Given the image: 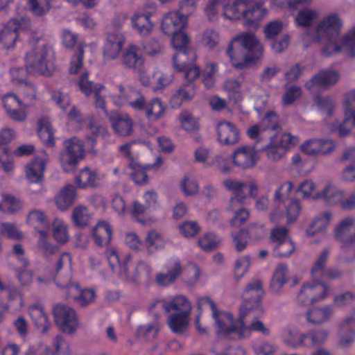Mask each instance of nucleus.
<instances>
[{
	"mask_svg": "<svg viewBox=\"0 0 355 355\" xmlns=\"http://www.w3.org/2000/svg\"><path fill=\"white\" fill-rule=\"evenodd\" d=\"M320 199H324L329 204L342 202V207L349 209L355 206V193L346 201L343 202V191L337 189L330 182H324L320 189Z\"/></svg>",
	"mask_w": 355,
	"mask_h": 355,
	"instance_id": "nucleus-15",
	"label": "nucleus"
},
{
	"mask_svg": "<svg viewBox=\"0 0 355 355\" xmlns=\"http://www.w3.org/2000/svg\"><path fill=\"white\" fill-rule=\"evenodd\" d=\"M98 176L94 171L89 168H85L80 171L76 182L80 188L85 189L89 187H96L98 185Z\"/></svg>",
	"mask_w": 355,
	"mask_h": 355,
	"instance_id": "nucleus-47",
	"label": "nucleus"
},
{
	"mask_svg": "<svg viewBox=\"0 0 355 355\" xmlns=\"http://www.w3.org/2000/svg\"><path fill=\"white\" fill-rule=\"evenodd\" d=\"M27 224L33 227L38 233L37 248L44 256L54 254L57 247L48 241L49 233L41 230L49 226V221L44 211L40 209L31 210L26 217Z\"/></svg>",
	"mask_w": 355,
	"mask_h": 355,
	"instance_id": "nucleus-9",
	"label": "nucleus"
},
{
	"mask_svg": "<svg viewBox=\"0 0 355 355\" xmlns=\"http://www.w3.org/2000/svg\"><path fill=\"white\" fill-rule=\"evenodd\" d=\"M171 35H173L171 39L172 46L178 51L173 57V66L176 71L180 72L184 67L185 59L189 56H191V60L196 59V53L193 49L187 48L190 40L183 30Z\"/></svg>",
	"mask_w": 355,
	"mask_h": 355,
	"instance_id": "nucleus-11",
	"label": "nucleus"
},
{
	"mask_svg": "<svg viewBox=\"0 0 355 355\" xmlns=\"http://www.w3.org/2000/svg\"><path fill=\"white\" fill-rule=\"evenodd\" d=\"M22 206V202L19 199L10 194H1V211L14 214L21 209Z\"/></svg>",
	"mask_w": 355,
	"mask_h": 355,
	"instance_id": "nucleus-50",
	"label": "nucleus"
},
{
	"mask_svg": "<svg viewBox=\"0 0 355 355\" xmlns=\"http://www.w3.org/2000/svg\"><path fill=\"white\" fill-rule=\"evenodd\" d=\"M146 209L145 205L137 200L132 202L130 207V214L132 218L144 225H150L157 222V219L152 217H144Z\"/></svg>",
	"mask_w": 355,
	"mask_h": 355,
	"instance_id": "nucleus-43",
	"label": "nucleus"
},
{
	"mask_svg": "<svg viewBox=\"0 0 355 355\" xmlns=\"http://www.w3.org/2000/svg\"><path fill=\"white\" fill-rule=\"evenodd\" d=\"M227 210L233 213V217L230 221L232 227L238 228L245 223L250 217V213L245 208L242 207V205H236V208L230 209L229 203Z\"/></svg>",
	"mask_w": 355,
	"mask_h": 355,
	"instance_id": "nucleus-53",
	"label": "nucleus"
},
{
	"mask_svg": "<svg viewBox=\"0 0 355 355\" xmlns=\"http://www.w3.org/2000/svg\"><path fill=\"white\" fill-rule=\"evenodd\" d=\"M49 155L42 152L35 156L24 166V174L26 180L31 183H40L43 181Z\"/></svg>",
	"mask_w": 355,
	"mask_h": 355,
	"instance_id": "nucleus-14",
	"label": "nucleus"
},
{
	"mask_svg": "<svg viewBox=\"0 0 355 355\" xmlns=\"http://www.w3.org/2000/svg\"><path fill=\"white\" fill-rule=\"evenodd\" d=\"M223 187L233 196L230 198V209L236 208V205H243L247 198L244 193L245 183L234 178H226L222 182Z\"/></svg>",
	"mask_w": 355,
	"mask_h": 355,
	"instance_id": "nucleus-21",
	"label": "nucleus"
},
{
	"mask_svg": "<svg viewBox=\"0 0 355 355\" xmlns=\"http://www.w3.org/2000/svg\"><path fill=\"white\" fill-rule=\"evenodd\" d=\"M19 91L24 96V101L15 94L8 93L2 98V103L8 116L15 121H24L28 116L26 108L34 105L36 98L35 86L28 82L19 86Z\"/></svg>",
	"mask_w": 355,
	"mask_h": 355,
	"instance_id": "nucleus-5",
	"label": "nucleus"
},
{
	"mask_svg": "<svg viewBox=\"0 0 355 355\" xmlns=\"http://www.w3.org/2000/svg\"><path fill=\"white\" fill-rule=\"evenodd\" d=\"M28 9L37 16H42L50 9L49 0H25Z\"/></svg>",
	"mask_w": 355,
	"mask_h": 355,
	"instance_id": "nucleus-62",
	"label": "nucleus"
},
{
	"mask_svg": "<svg viewBox=\"0 0 355 355\" xmlns=\"http://www.w3.org/2000/svg\"><path fill=\"white\" fill-rule=\"evenodd\" d=\"M187 24V17L178 11L166 13L161 21V29L164 34L170 35L183 30Z\"/></svg>",
	"mask_w": 355,
	"mask_h": 355,
	"instance_id": "nucleus-19",
	"label": "nucleus"
},
{
	"mask_svg": "<svg viewBox=\"0 0 355 355\" xmlns=\"http://www.w3.org/2000/svg\"><path fill=\"white\" fill-rule=\"evenodd\" d=\"M26 70L13 67L10 73L12 81L19 86L26 83V73L35 76H51L57 70L55 56L52 47L44 41H40L24 57Z\"/></svg>",
	"mask_w": 355,
	"mask_h": 355,
	"instance_id": "nucleus-2",
	"label": "nucleus"
},
{
	"mask_svg": "<svg viewBox=\"0 0 355 355\" xmlns=\"http://www.w3.org/2000/svg\"><path fill=\"white\" fill-rule=\"evenodd\" d=\"M151 17V12L137 10L131 17L132 28L142 37L150 35L155 26V24L150 19Z\"/></svg>",
	"mask_w": 355,
	"mask_h": 355,
	"instance_id": "nucleus-24",
	"label": "nucleus"
},
{
	"mask_svg": "<svg viewBox=\"0 0 355 355\" xmlns=\"http://www.w3.org/2000/svg\"><path fill=\"white\" fill-rule=\"evenodd\" d=\"M343 22L337 14L324 17L313 30L305 35L311 42L326 40L322 54L327 57L346 52L355 57V26L343 36L339 37Z\"/></svg>",
	"mask_w": 355,
	"mask_h": 355,
	"instance_id": "nucleus-1",
	"label": "nucleus"
},
{
	"mask_svg": "<svg viewBox=\"0 0 355 355\" xmlns=\"http://www.w3.org/2000/svg\"><path fill=\"white\" fill-rule=\"evenodd\" d=\"M278 116L273 112L268 113L257 125H252L248 129L247 135L252 139H261L268 132L278 130Z\"/></svg>",
	"mask_w": 355,
	"mask_h": 355,
	"instance_id": "nucleus-16",
	"label": "nucleus"
},
{
	"mask_svg": "<svg viewBox=\"0 0 355 355\" xmlns=\"http://www.w3.org/2000/svg\"><path fill=\"white\" fill-rule=\"evenodd\" d=\"M0 233L2 236L12 240L19 241L24 239V234L15 223H1Z\"/></svg>",
	"mask_w": 355,
	"mask_h": 355,
	"instance_id": "nucleus-57",
	"label": "nucleus"
},
{
	"mask_svg": "<svg viewBox=\"0 0 355 355\" xmlns=\"http://www.w3.org/2000/svg\"><path fill=\"white\" fill-rule=\"evenodd\" d=\"M165 241L163 236L155 230H150L145 238V246L148 254H153L164 248Z\"/></svg>",
	"mask_w": 355,
	"mask_h": 355,
	"instance_id": "nucleus-46",
	"label": "nucleus"
},
{
	"mask_svg": "<svg viewBox=\"0 0 355 355\" xmlns=\"http://www.w3.org/2000/svg\"><path fill=\"white\" fill-rule=\"evenodd\" d=\"M263 313L259 297L253 302L245 301L239 309V338L250 335L252 331H259L264 335L269 334L268 329L259 320L254 318Z\"/></svg>",
	"mask_w": 355,
	"mask_h": 355,
	"instance_id": "nucleus-6",
	"label": "nucleus"
},
{
	"mask_svg": "<svg viewBox=\"0 0 355 355\" xmlns=\"http://www.w3.org/2000/svg\"><path fill=\"white\" fill-rule=\"evenodd\" d=\"M38 135L43 144L46 146H54L53 130L48 117H42L38 121Z\"/></svg>",
	"mask_w": 355,
	"mask_h": 355,
	"instance_id": "nucleus-42",
	"label": "nucleus"
},
{
	"mask_svg": "<svg viewBox=\"0 0 355 355\" xmlns=\"http://www.w3.org/2000/svg\"><path fill=\"white\" fill-rule=\"evenodd\" d=\"M121 61L125 67L136 70H140L144 63L139 47L135 44L128 46L122 55Z\"/></svg>",
	"mask_w": 355,
	"mask_h": 355,
	"instance_id": "nucleus-33",
	"label": "nucleus"
},
{
	"mask_svg": "<svg viewBox=\"0 0 355 355\" xmlns=\"http://www.w3.org/2000/svg\"><path fill=\"white\" fill-rule=\"evenodd\" d=\"M190 314L188 312L171 314L167 320L170 329L176 334L186 332L189 325Z\"/></svg>",
	"mask_w": 355,
	"mask_h": 355,
	"instance_id": "nucleus-36",
	"label": "nucleus"
},
{
	"mask_svg": "<svg viewBox=\"0 0 355 355\" xmlns=\"http://www.w3.org/2000/svg\"><path fill=\"white\" fill-rule=\"evenodd\" d=\"M223 89L230 100L235 103L243 100L244 94L243 78H227L223 83Z\"/></svg>",
	"mask_w": 355,
	"mask_h": 355,
	"instance_id": "nucleus-32",
	"label": "nucleus"
},
{
	"mask_svg": "<svg viewBox=\"0 0 355 355\" xmlns=\"http://www.w3.org/2000/svg\"><path fill=\"white\" fill-rule=\"evenodd\" d=\"M263 52L262 44L250 33H243L234 37L227 49V55L231 64L234 68L239 69L259 59Z\"/></svg>",
	"mask_w": 355,
	"mask_h": 355,
	"instance_id": "nucleus-3",
	"label": "nucleus"
},
{
	"mask_svg": "<svg viewBox=\"0 0 355 355\" xmlns=\"http://www.w3.org/2000/svg\"><path fill=\"white\" fill-rule=\"evenodd\" d=\"M181 128L187 132H193L198 129V121L191 113L182 111L178 118Z\"/></svg>",
	"mask_w": 355,
	"mask_h": 355,
	"instance_id": "nucleus-60",
	"label": "nucleus"
},
{
	"mask_svg": "<svg viewBox=\"0 0 355 355\" xmlns=\"http://www.w3.org/2000/svg\"><path fill=\"white\" fill-rule=\"evenodd\" d=\"M319 13L315 9L305 8L300 10L295 17V24L298 26H311L318 18Z\"/></svg>",
	"mask_w": 355,
	"mask_h": 355,
	"instance_id": "nucleus-49",
	"label": "nucleus"
},
{
	"mask_svg": "<svg viewBox=\"0 0 355 355\" xmlns=\"http://www.w3.org/2000/svg\"><path fill=\"white\" fill-rule=\"evenodd\" d=\"M56 284L62 288L67 299L76 302L81 291L77 283L69 280L67 283L57 282Z\"/></svg>",
	"mask_w": 355,
	"mask_h": 355,
	"instance_id": "nucleus-63",
	"label": "nucleus"
},
{
	"mask_svg": "<svg viewBox=\"0 0 355 355\" xmlns=\"http://www.w3.org/2000/svg\"><path fill=\"white\" fill-rule=\"evenodd\" d=\"M112 127L119 136L128 137L133 129V121L125 113H113L110 116Z\"/></svg>",
	"mask_w": 355,
	"mask_h": 355,
	"instance_id": "nucleus-29",
	"label": "nucleus"
},
{
	"mask_svg": "<svg viewBox=\"0 0 355 355\" xmlns=\"http://www.w3.org/2000/svg\"><path fill=\"white\" fill-rule=\"evenodd\" d=\"M125 43L124 36L119 33L107 35L103 48V55L107 60H114L119 55Z\"/></svg>",
	"mask_w": 355,
	"mask_h": 355,
	"instance_id": "nucleus-28",
	"label": "nucleus"
},
{
	"mask_svg": "<svg viewBox=\"0 0 355 355\" xmlns=\"http://www.w3.org/2000/svg\"><path fill=\"white\" fill-rule=\"evenodd\" d=\"M251 3H244L243 0H227L222 3V15L225 19L234 21L243 17L242 7H247Z\"/></svg>",
	"mask_w": 355,
	"mask_h": 355,
	"instance_id": "nucleus-30",
	"label": "nucleus"
},
{
	"mask_svg": "<svg viewBox=\"0 0 355 355\" xmlns=\"http://www.w3.org/2000/svg\"><path fill=\"white\" fill-rule=\"evenodd\" d=\"M118 93H114L112 95V98L114 104L118 105H122L129 101V105L133 109L137 110H141L144 109L146 107L145 98L139 94L138 97L135 100H131L133 94L137 92L132 89L130 87H124L119 85L117 87Z\"/></svg>",
	"mask_w": 355,
	"mask_h": 355,
	"instance_id": "nucleus-18",
	"label": "nucleus"
},
{
	"mask_svg": "<svg viewBox=\"0 0 355 355\" xmlns=\"http://www.w3.org/2000/svg\"><path fill=\"white\" fill-rule=\"evenodd\" d=\"M180 234L187 239L194 238L201 230L199 224L194 220H184L178 225Z\"/></svg>",
	"mask_w": 355,
	"mask_h": 355,
	"instance_id": "nucleus-58",
	"label": "nucleus"
},
{
	"mask_svg": "<svg viewBox=\"0 0 355 355\" xmlns=\"http://www.w3.org/2000/svg\"><path fill=\"white\" fill-rule=\"evenodd\" d=\"M335 237L342 249L351 247L355 241V218L347 217L341 220L335 230Z\"/></svg>",
	"mask_w": 355,
	"mask_h": 355,
	"instance_id": "nucleus-17",
	"label": "nucleus"
},
{
	"mask_svg": "<svg viewBox=\"0 0 355 355\" xmlns=\"http://www.w3.org/2000/svg\"><path fill=\"white\" fill-rule=\"evenodd\" d=\"M354 126H355V110L343 117V123H336L334 130H337L339 135L345 136L349 134Z\"/></svg>",
	"mask_w": 355,
	"mask_h": 355,
	"instance_id": "nucleus-59",
	"label": "nucleus"
},
{
	"mask_svg": "<svg viewBox=\"0 0 355 355\" xmlns=\"http://www.w3.org/2000/svg\"><path fill=\"white\" fill-rule=\"evenodd\" d=\"M329 331L325 329L312 331L308 334L302 336L292 335L290 336V347H298L300 345L317 346L322 344L327 338Z\"/></svg>",
	"mask_w": 355,
	"mask_h": 355,
	"instance_id": "nucleus-26",
	"label": "nucleus"
},
{
	"mask_svg": "<svg viewBox=\"0 0 355 355\" xmlns=\"http://www.w3.org/2000/svg\"><path fill=\"white\" fill-rule=\"evenodd\" d=\"M196 94L194 85L184 84L173 94L171 103L173 107H178L182 104L191 101Z\"/></svg>",
	"mask_w": 355,
	"mask_h": 355,
	"instance_id": "nucleus-34",
	"label": "nucleus"
},
{
	"mask_svg": "<svg viewBox=\"0 0 355 355\" xmlns=\"http://www.w3.org/2000/svg\"><path fill=\"white\" fill-rule=\"evenodd\" d=\"M198 306L200 309L210 308L218 334L239 338V318L236 320L231 313L218 311L214 302L208 297H200L198 300Z\"/></svg>",
	"mask_w": 355,
	"mask_h": 355,
	"instance_id": "nucleus-7",
	"label": "nucleus"
},
{
	"mask_svg": "<svg viewBox=\"0 0 355 355\" xmlns=\"http://www.w3.org/2000/svg\"><path fill=\"white\" fill-rule=\"evenodd\" d=\"M129 166L130 168L132 171V178L135 183L143 184L148 182L146 171L148 169L147 168V166L144 167L133 160L130 161Z\"/></svg>",
	"mask_w": 355,
	"mask_h": 355,
	"instance_id": "nucleus-61",
	"label": "nucleus"
},
{
	"mask_svg": "<svg viewBox=\"0 0 355 355\" xmlns=\"http://www.w3.org/2000/svg\"><path fill=\"white\" fill-rule=\"evenodd\" d=\"M93 237L97 245H108L112 238V229L108 222L99 221L93 230Z\"/></svg>",
	"mask_w": 355,
	"mask_h": 355,
	"instance_id": "nucleus-35",
	"label": "nucleus"
},
{
	"mask_svg": "<svg viewBox=\"0 0 355 355\" xmlns=\"http://www.w3.org/2000/svg\"><path fill=\"white\" fill-rule=\"evenodd\" d=\"M267 15V10L261 3H257L250 8L244 9L243 17L247 24L252 26L259 23Z\"/></svg>",
	"mask_w": 355,
	"mask_h": 355,
	"instance_id": "nucleus-44",
	"label": "nucleus"
},
{
	"mask_svg": "<svg viewBox=\"0 0 355 355\" xmlns=\"http://www.w3.org/2000/svg\"><path fill=\"white\" fill-rule=\"evenodd\" d=\"M332 215L329 211H323L318 214L309 226L306 234L312 236L319 234H323L331 220Z\"/></svg>",
	"mask_w": 355,
	"mask_h": 355,
	"instance_id": "nucleus-37",
	"label": "nucleus"
},
{
	"mask_svg": "<svg viewBox=\"0 0 355 355\" xmlns=\"http://www.w3.org/2000/svg\"><path fill=\"white\" fill-rule=\"evenodd\" d=\"M52 236L59 244H65L69 240L67 224L60 218H55L52 222Z\"/></svg>",
	"mask_w": 355,
	"mask_h": 355,
	"instance_id": "nucleus-45",
	"label": "nucleus"
},
{
	"mask_svg": "<svg viewBox=\"0 0 355 355\" xmlns=\"http://www.w3.org/2000/svg\"><path fill=\"white\" fill-rule=\"evenodd\" d=\"M288 236V230L286 227L277 226L273 228L270 233V241L276 246L273 250V255L275 257H282L286 254L279 253L277 248L282 245L286 240Z\"/></svg>",
	"mask_w": 355,
	"mask_h": 355,
	"instance_id": "nucleus-48",
	"label": "nucleus"
},
{
	"mask_svg": "<svg viewBox=\"0 0 355 355\" xmlns=\"http://www.w3.org/2000/svg\"><path fill=\"white\" fill-rule=\"evenodd\" d=\"M162 307L167 313L176 311L177 313L188 312L191 313L192 306L189 300L184 295L171 296L162 301Z\"/></svg>",
	"mask_w": 355,
	"mask_h": 355,
	"instance_id": "nucleus-31",
	"label": "nucleus"
},
{
	"mask_svg": "<svg viewBox=\"0 0 355 355\" xmlns=\"http://www.w3.org/2000/svg\"><path fill=\"white\" fill-rule=\"evenodd\" d=\"M106 256L112 269L127 279L136 282L147 279L151 273L148 263L142 260L132 263L130 254L121 257L116 249L110 248L106 250Z\"/></svg>",
	"mask_w": 355,
	"mask_h": 355,
	"instance_id": "nucleus-4",
	"label": "nucleus"
},
{
	"mask_svg": "<svg viewBox=\"0 0 355 355\" xmlns=\"http://www.w3.org/2000/svg\"><path fill=\"white\" fill-rule=\"evenodd\" d=\"M287 266L286 264H279L273 275L270 288L272 292L278 293L281 291L284 285L287 282Z\"/></svg>",
	"mask_w": 355,
	"mask_h": 355,
	"instance_id": "nucleus-51",
	"label": "nucleus"
},
{
	"mask_svg": "<svg viewBox=\"0 0 355 355\" xmlns=\"http://www.w3.org/2000/svg\"><path fill=\"white\" fill-rule=\"evenodd\" d=\"M340 78L337 71L333 68L321 70L311 80L306 83V86L309 89L314 87L327 88L336 84Z\"/></svg>",
	"mask_w": 355,
	"mask_h": 355,
	"instance_id": "nucleus-27",
	"label": "nucleus"
},
{
	"mask_svg": "<svg viewBox=\"0 0 355 355\" xmlns=\"http://www.w3.org/2000/svg\"><path fill=\"white\" fill-rule=\"evenodd\" d=\"M30 26V19L26 17H20L11 19L0 30V42L6 49H13L19 39V31H25L31 36L30 42L33 44L36 42L37 45L41 38H36L35 33L28 31Z\"/></svg>",
	"mask_w": 355,
	"mask_h": 355,
	"instance_id": "nucleus-8",
	"label": "nucleus"
},
{
	"mask_svg": "<svg viewBox=\"0 0 355 355\" xmlns=\"http://www.w3.org/2000/svg\"><path fill=\"white\" fill-rule=\"evenodd\" d=\"M76 198V188L73 185L69 184L62 188L57 194L55 202L57 207L64 211L69 209Z\"/></svg>",
	"mask_w": 355,
	"mask_h": 355,
	"instance_id": "nucleus-39",
	"label": "nucleus"
},
{
	"mask_svg": "<svg viewBox=\"0 0 355 355\" xmlns=\"http://www.w3.org/2000/svg\"><path fill=\"white\" fill-rule=\"evenodd\" d=\"M64 149L60 153V162L63 170L70 172L84 159V144L80 139L72 137L64 142Z\"/></svg>",
	"mask_w": 355,
	"mask_h": 355,
	"instance_id": "nucleus-10",
	"label": "nucleus"
},
{
	"mask_svg": "<svg viewBox=\"0 0 355 355\" xmlns=\"http://www.w3.org/2000/svg\"><path fill=\"white\" fill-rule=\"evenodd\" d=\"M54 321L58 327L64 333L72 334L79 327L76 311L64 304H56L53 309Z\"/></svg>",
	"mask_w": 355,
	"mask_h": 355,
	"instance_id": "nucleus-12",
	"label": "nucleus"
},
{
	"mask_svg": "<svg viewBox=\"0 0 355 355\" xmlns=\"http://www.w3.org/2000/svg\"><path fill=\"white\" fill-rule=\"evenodd\" d=\"M259 159L258 151L251 145H240L234 149L230 155L232 164L243 170L254 168Z\"/></svg>",
	"mask_w": 355,
	"mask_h": 355,
	"instance_id": "nucleus-13",
	"label": "nucleus"
},
{
	"mask_svg": "<svg viewBox=\"0 0 355 355\" xmlns=\"http://www.w3.org/2000/svg\"><path fill=\"white\" fill-rule=\"evenodd\" d=\"M329 255V252L325 250H324L320 256L319 257L317 262L313 266L311 273L313 278H318L319 277H327V278H336L339 275V272L334 270H325L324 267Z\"/></svg>",
	"mask_w": 355,
	"mask_h": 355,
	"instance_id": "nucleus-41",
	"label": "nucleus"
},
{
	"mask_svg": "<svg viewBox=\"0 0 355 355\" xmlns=\"http://www.w3.org/2000/svg\"><path fill=\"white\" fill-rule=\"evenodd\" d=\"M297 191L300 192L304 198L320 199V189H318V186L311 180L302 182L297 187Z\"/></svg>",
	"mask_w": 355,
	"mask_h": 355,
	"instance_id": "nucleus-56",
	"label": "nucleus"
},
{
	"mask_svg": "<svg viewBox=\"0 0 355 355\" xmlns=\"http://www.w3.org/2000/svg\"><path fill=\"white\" fill-rule=\"evenodd\" d=\"M197 243L202 250L208 252L218 246L220 239L213 232H206L198 238Z\"/></svg>",
	"mask_w": 355,
	"mask_h": 355,
	"instance_id": "nucleus-55",
	"label": "nucleus"
},
{
	"mask_svg": "<svg viewBox=\"0 0 355 355\" xmlns=\"http://www.w3.org/2000/svg\"><path fill=\"white\" fill-rule=\"evenodd\" d=\"M288 134L279 131L271 139L270 145L266 148L267 156L270 159L278 160L286 155L288 150Z\"/></svg>",
	"mask_w": 355,
	"mask_h": 355,
	"instance_id": "nucleus-22",
	"label": "nucleus"
},
{
	"mask_svg": "<svg viewBox=\"0 0 355 355\" xmlns=\"http://www.w3.org/2000/svg\"><path fill=\"white\" fill-rule=\"evenodd\" d=\"M218 65L214 62H209L206 64L202 72V78L204 85L208 88L214 87L216 78V75L218 72Z\"/></svg>",
	"mask_w": 355,
	"mask_h": 355,
	"instance_id": "nucleus-52",
	"label": "nucleus"
},
{
	"mask_svg": "<svg viewBox=\"0 0 355 355\" xmlns=\"http://www.w3.org/2000/svg\"><path fill=\"white\" fill-rule=\"evenodd\" d=\"M180 189L185 196H192L199 191L197 180L191 176H185L180 182Z\"/></svg>",
	"mask_w": 355,
	"mask_h": 355,
	"instance_id": "nucleus-64",
	"label": "nucleus"
},
{
	"mask_svg": "<svg viewBox=\"0 0 355 355\" xmlns=\"http://www.w3.org/2000/svg\"><path fill=\"white\" fill-rule=\"evenodd\" d=\"M166 110V107L158 98L152 99L145 107L146 116L150 121H157L162 119Z\"/></svg>",
	"mask_w": 355,
	"mask_h": 355,
	"instance_id": "nucleus-40",
	"label": "nucleus"
},
{
	"mask_svg": "<svg viewBox=\"0 0 355 355\" xmlns=\"http://www.w3.org/2000/svg\"><path fill=\"white\" fill-rule=\"evenodd\" d=\"M332 306L313 307L308 310L306 317L307 322L312 324H322L327 322L333 315Z\"/></svg>",
	"mask_w": 355,
	"mask_h": 355,
	"instance_id": "nucleus-38",
	"label": "nucleus"
},
{
	"mask_svg": "<svg viewBox=\"0 0 355 355\" xmlns=\"http://www.w3.org/2000/svg\"><path fill=\"white\" fill-rule=\"evenodd\" d=\"M29 316L41 334H46L51 327L47 313L40 304H34L28 307Z\"/></svg>",
	"mask_w": 355,
	"mask_h": 355,
	"instance_id": "nucleus-25",
	"label": "nucleus"
},
{
	"mask_svg": "<svg viewBox=\"0 0 355 355\" xmlns=\"http://www.w3.org/2000/svg\"><path fill=\"white\" fill-rule=\"evenodd\" d=\"M328 293L329 289L324 284L313 281L303 286L298 299L303 302L305 298H309L311 303H315L323 300Z\"/></svg>",
	"mask_w": 355,
	"mask_h": 355,
	"instance_id": "nucleus-23",
	"label": "nucleus"
},
{
	"mask_svg": "<svg viewBox=\"0 0 355 355\" xmlns=\"http://www.w3.org/2000/svg\"><path fill=\"white\" fill-rule=\"evenodd\" d=\"M51 349L52 355H72L69 343L60 335L52 339Z\"/></svg>",
	"mask_w": 355,
	"mask_h": 355,
	"instance_id": "nucleus-54",
	"label": "nucleus"
},
{
	"mask_svg": "<svg viewBox=\"0 0 355 355\" xmlns=\"http://www.w3.org/2000/svg\"><path fill=\"white\" fill-rule=\"evenodd\" d=\"M216 131L218 141L223 145L233 146L240 141L239 130L229 121L219 122L216 126Z\"/></svg>",
	"mask_w": 355,
	"mask_h": 355,
	"instance_id": "nucleus-20",
	"label": "nucleus"
}]
</instances>
